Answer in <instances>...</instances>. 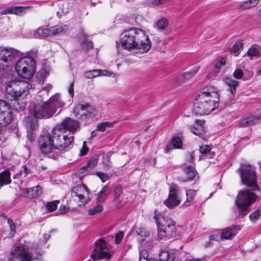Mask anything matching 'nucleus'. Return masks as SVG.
Listing matches in <instances>:
<instances>
[{
	"label": "nucleus",
	"instance_id": "nucleus-38",
	"mask_svg": "<svg viewBox=\"0 0 261 261\" xmlns=\"http://www.w3.org/2000/svg\"><path fill=\"white\" fill-rule=\"evenodd\" d=\"M155 25L158 29L164 30L168 25V20L166 18H161L156 21Z\"/></svg>",
	"mask_w": 261,
	"mask_h": 261
},
{
	"label": "nucleus",
	"instance_id": "nucleus-12",
	"mask_svg": "<svg viewBox=\"0 0 261 261\" xmlns=\"http://www.w3.org/2000/svg\"><path fill=\"white\" fill-rule=\"evenodd\" d=\"M180 201V191L179 187L174 184H171L168 197L164 201V203L168 208H173L177 206Z\"/></svg>",
	"mask_w": 261,
	"mask_h": 261
},
{
	"label": "nucleus",
	"instance_id": "nucleus-55",
	"mask_svg": "<svg viewBox=\"0 0 261 261\" xmlns=\"http://www.w3.org/2000/svg\"><path fill=\"white\" fill-rule=\"evenodd\" d=\"M100 71L101 72L99 74V75H107V76H113V75H115L114 73L110 72L109 71H108L107 70H100Z\"/></svg>",
	"mask_w": 261,
	"mask_h": 261
},
{
	"label": "nucleus",
	"instance_id": "nucleus-14",
	"mask_svg": "<svg viewBox=\"0 0 261 261\" xmlns=\"http://www.w3.org/2000/svg\"><path fill=\"white\" fill-rule=\"evenodd\" d=\"M10 105L4 100H0V127L7 126L12 120Z\"/></svg>",
	"mask_w": 261,
	"mask_h": 261
},
{
	"label": "nucleus",
	"instance_id": "nucleus-62",
	"mask_svg": "<svg viewBox=\"0 0 261 261\" xmlns=\"http://www.w3.org/2000/svg\"><path fill=\"white\" fill-rule=\"evenodd\" d=\"M187 160L191 162V163H192L193 162V155H192V154H189L188 155V158H187Z\"/></svg>",
	"mask_w": 261,
	"mask_h": 261
},
{
	"label": "nucleus",
	"instance_id": "nucleus-30",
	"mask_svg": "<svg viewBox=\"0 0 261 261\" xmlns=\"http://www.w3.org/2000/svg\"><path fill=\"white\" fill-rule=\"evenodd\" d=\"M259 2V0H249L242 2L239 5V8L242 10L248 9L255 7Z\"/></svg>",
	"mask_w": 261,
	"mask_h": 261
},
{
	"label": "nucleus",
	"instance_id": "nucleus-31",
	"mask_svg": "<svg viewBox=\"0 0 261 261\" xmlns=\"http://www.w3.org/2000/svg\"><path fill=\"white\" fill-rule=\"evenodd\" d=\"M108 186L105 185L102 189L98 193L97 196V201L99 203H102L105 201L107 197L108 194L107 191L108 189Z\"/></svg>",
	"mask_w": 261,
	"mask_h": 261
},
{
	"label": "nucleus",
	"instance_id": "nucleus-10",
	"mask_svg": "<svg viewBox=\"0 0 261 261\" xmlns=\"http://www.w3.org/2000/svg\"><path fill=\"white\" fill-rule=\"evenodd\" d=\"M112 253V246L103 239H100L95 242V248L91 257L94 261L108 259L111 257Z\"/></svg>",
	"mask_w": 261,
	"mask_h": 261
},
{
	"label": "nucleus",
	"instance_id": "nucleus-48",
	"mask_svg": "<svg viewBox=\"0 0 261 261\" xmlns=\"http://www.w3.org/2000/svg\"><path fill=\"white\" fill-rule=\"evenodd\" d=\"M123 232L122 231H120L118 233H116L115 238V243L117 244L120 243V242H121L123 238Z\"/></svg>",
	"mask_w": 261,
	"mask_h": 261
},
{
	"label": "nucleus",
	"instance_id": "nucleus-47",
	"mask_svg": "<svg viewBox=\"0 0 261 261\" xmlns=\"http://www.w3.org/2000/svg\"><path fill=\"white\" fill-rule=\"evenodd\" d=\"M96 175L101 179L102 182H106L110 178L108 174H106L101 172H97Z\"/></svg>",
	"mask_w": 261,
	"mask_h": 261
},
{
	"label": "nucleus",
	"instance_id": "nucleus-24",
	"mask_svg": "<svg viewBox=\"0 0 261 261\" xmlns=\"http://www.w3.org/2000/svg\"><path fill=\"white\" fill-rule=\"evenodd\" d=\"M171 145L175 148H181L182 147V142L180 138L178 137H173L172 140L165 148V152L167 153L173 148Z\"/></svg>",
	"mask_w": 261,
	"mask_h": 261
},
{
	"label": "nucleus",
	"instance_id": "nucleus-35",
	"mask_svg": "<svg viewBox=\"0 0 261 261\" xmlns=\"http://www.w3.org/2000/svg\"><path fill=\"white\" fill-rule=\"evenodd\" d=\"M243 47V43L241 41H237L233 45L231 49V52L234 56H237L242 50Z\"/></svg>",
	"mask_w": 261,
	"mask_h": 261
},
{
	"label": "nucleus",
	"instance_id": "nucleus-11",
	"mask_svg": "<svg viewBox=\"0 0 261 261\" xmlns=\"http://www.w3.org/2000/svg\"><path fill=\"white\" fill-rule=\"evenodd\" d=\"M73 113L78 119L88 120L95 117L98 111L94 106L88 103H79L75 107Z\"/></svg>",
	"mask_w": 261,
	"mask_h": 261
},
{
	"label": "nucleus",
	"instance_id": "nucleus-26",
	"mask_svg": "<svg viewBox=\"0 0 261 261\" xmlns=\"http://www.w3.org/2000/svg\"><path fill=\"white\" fill-rule=\"evenodd\" d=\"M49 28L51 35H57L64 34L68 30L67 27L66 25H57Z\"/></svg>",
	"mask_w": 261,
	"mask_h": 261
},
{
	"label": "nucleus",
	"instance_id": "nucleus-21",
	"mask_svg": "<svg viewBox=\"0 0 261 261\" xmlns=\"http://www.w3.org/2000/svg\"><path fill=\"white\" fill-rule=\"evenodd\" d=\"M199 68V67H195L191 71L185 73L184 75L179 76L177 79V82L180 84L189 80L197 73Z\"/></svg>",
	"mask_w": 261,
	"mask_h": 261
},
{
	"label": "nucleus",
	"instance_id": "nucleus-42",
	"mask_svg": "<svg viewBox=\"0 0 261 261\" xmlns=\"http://www.w3.org/2000/svg\"><path fill=\"white\" fill-rule=\"evenodd\" d=\"M100 72L101 71H100L99 69H95V70L89 71L85 72V76L87 78H89V79L94 78L97 76H99Z\"/></svg>",
	"mask_w": 261,
	"mask_h": 261
},
{
	"label": "nucleus",
	"instance_id": "nucleus-7",
	"mask_svg": "<svg viewBox=\"0 0 261 261\" xmlns=\"http://www.w3.org/2000/svg\"><path fill=\"white\" fill-rule=\"evenodd\" d=\"M31 87L32 85L27 81H12L6 86V91L12 97H23L29 94Z\"/></svg>",
	"mask_w": 261,
	"mask_h": 261
},
{
	"label": "nucleus",
	"instance_id": "nucleus-6",
	"mask_svg": "<svg viewBox=\"0 0 261 261\" xmlns=\"http://www.w3.org/2000/svg\"><path fill=\"white\" fill-rule=\"evenodd\" d=\"M41 255L38 248L33 246L30 251L28 243L20 242L19 244L14 246L8 261H33L38 259V256Z\"/></svg>",
	"mask_w": 261,
	"mask_h": 261
},
{
	"label": "nucleus",
	"instance_id": "nucleus-43",
	"mask_svg": "<svg viewBox=\"0 0 261 261\" xmlns=\"http://www.w3.org/2000/svg\"><path fill=\"white\" fill-rule=\"evenodd\" d=\"M59 203V201L55 200L50 202H48L46 204V208L49 211L53 212L56 210L57 205Z\"/></svg>",
	"mask_w": 261,
	"mask_h": 261
},
{
	"label": "nucleus",
	"instance_id": "nucleus-58",
	"mask_svg": "<svg viewBox=\"0 0 261 261\" xmlns=\"http://www.w3.org/2000/svg\"><path fill=\"white\" fill-rule=\"evenodd\" d=\"M186 261H206V259L205 257H203L201 258H192L188 259Z\"/></svg>",
	"mask_w": 261,
	"mask_h": 261
},
{
	"label": "nucleus",
	"instance_id": "nucleus-1",
	"mask_svg": "<svg viewBox=\"0 0 261 261\" xmlns=\"http://www.w3.org/2000/svg\"><path fill=\"white\" fill-rule=\"evenodd\" d=\"M243 185L249 188L250 190L240 191L236 200L237 207L236 213H238V217L243 218L249 210V206L254 202L258 196L252 191H259L257 184L255 168L248 163L241 164L237 170Z\"/></svg>",
	"mask_w": 261,
	"mask_h": 261
},
{
	"label": "nucleus",
	"instance_id": "nucleus-37",
	"mask_svg": "<svg viewBox=\"0 0 261 261\" xmlns=\"http://www.w3.org/2000/svg\"><path fill=\"white\" fill-rule=\"evenodd\" d=\"M115 122L104 121L98 123L97 125V130L103 132L107 127H112Z\"/></svg>",
	"mask_w": 261,
	"mask_h": 261
},
{
	"label": "nucleus",
	"instance_id": "nucleus-61",
	"mask_svg": "<svg viewBox=\"0 0 261 261\" xmlns=\"http://www.w3.org/2000/svg\"><path fill=\"white\" fill-rule=\"evenodd\" d=\"M99 130H97V128H96V129L94 130H93L91 133V138H94L95 137H96V136H97L98 135V132Z\"/></svg>",
	"mask_w": 261,
	"mask_h": 261
},
{
	"label": "nucleus",
	"instance_id": "nucleus-28",
	"mask_svg": "<svg viewBox=\"0 0 261 261\" xmlns=\"http://www.w3.org/2000/svg\"><path fill=\"white\" fill-rule=\"evenodd\" d=\"M174 254L169 253L168 251L162 250L160 252L159 258L161 261H173L174 259Z\"/></svg>",
	"mask_w": 261,
	"mask_h": 261
},
{
	"label": "nucleus",
	"instance_id": "nucleus-41",
	"mask_svg": "<svg viewBox=\"0 0 261 261\" xmlns=\"http://www.w3.org/2000/svg\"><path fill=\"white\" fill-rule=\"evenodd\" d=\"M148 256L149 253L147 249H142L140 250L139 261H158L157 260H148Z\"/></svg>",
	"mask_w": 261,
	"mask_h": 261
},
{
	"label": "nucleus",
	"instance_id": "nucleus-59",
	"mask_svg": "<svg viewBox=\"0 0 261 261\" xmlns=\"http://www.w3.org/2000/svg\"><path fill=\"white\" fill-rule=\"evenodd\" d=\"M11 7H9L7 9L1 12V14L3 15L11 14Z\"/></svg>",
	"mask_w": 261,
	"mask_h": 261
},
{
	"label": "nucleus",
	"instance_id": "nucleus-19",
	"mask_svg": "<svg viewBox=\"0 0 261 261\" xmlns=\"http://www.w3.org/2000/svg\"><path fill=\"white\" fill-rule=\"evenodd\" d=\"M261 119V116L253 115L246 117L242 119L240 122V125L242 127H246L249 125H254L258 123Z\"/></svg>",
	"mask_w": 261,
	"mask_h": 261
},
{
	"label": "nucleus",
	"instance_id": "nucleus-53",
	"mask_svg": "<svg viewBox=\"0 0 261 261\" xmlns=\"http://www.w3.org/2000/svg\"><path fill=\"white\" fill-rule=\"evenodd\" d=\"M69 211V208L67 207L66 205H62L60 206L59 209V213L60 214H63L66 213Z\"/></svg>",
	"mask_w": 261,
	"mask_h": 261
},
{
	"label": "nucleus",
	"instance_id": "nucleus-46",
	"mask_svg": "<svg viewBox=\"0 0 261 261\" xmlns=\"http://www.w3.org/2000/svg\"><path fill=\"white\" fill-rule=\"evenodd\" d=\"M225 64V60L224 58H221L219 59L216 63L215 67L216 71L218 72L219 69Z\"/></svg>",
	"mask_w": 261,
	"mask_h": 261
},
{
	"label": "nucleus",
	"instance_id": "nucleus-2",
	"mask_svg": "<svg viewBox=\"0 0 261 261\" xmlns=\"http://www.w3.org/2000/svg\"><path fill=\"white\" fill-rule=\"evenodd\" d=\"M61 127H54L50 133H44L38 138V148L41 152L54 160L59 155V151H64L72 145L73 134H66Z\"/></svg>",
	"mask_w": 261,
	"mask_h": 261
},
{
	"label": "nucleus",
	"instance_id": "nucleus-16",
	"mask_svg": "<svg viewBox=\"0 0 261 261\" xmlns=\"http://www.w3.org/2000/svg\"><path fill=\"white\" fill-rule=\"evenodd\" d=\"M56 126L61 127L60 130H63L66 134L67 130L69 131V134H73V136L74 133L79 130L80 123L77 120L67 117Z\"/></svg>",
	"mask_w": 261,
	"mask_h": 261
},
{
	"label": "nucleus",
	"instance_id": "nucleus-20",
	"mask_svg": "<svg viewBox=\"0 0 261 261\" xmlns=\"http://www.w3.org/2000/svg\"><path fill=\"white\" fill-rule=\"evenodd\" d=\"M26 196L30 198L38 197L42 194V189L40 186H36L32 188L25 189Z\"/></svg>",
	"mask_w": 261,
	"mask_h": 261
},
{
	"label": "nucleus",
	"instance_id": "nucleus-5",
	"mask_svg": "<svg viewBox=\"0 0 261 261\" xmlns=\"http://www.w3.org/2000/svg\"><path fill=\"white\" fill-rule=\"evenodd\" d=\"M219 96L215 88L207 89L201 91L196 99L193 111L196 115L208 114L218 106Z\"/></svg>",
	"mask_w": 261,
	"mask_h": 261
},
{
	"label": "nucleus",
	"instance_id": "nucleus-40",
	"mask_svg": "<svg viewBox=\"0 0 261 261\" xmlns=\"http://www.w3.org/2000/svg\"><path fill=\"white\" fill-rule=\"evenodd\" d=\"M82 48L86 51L93 48L92 42L88 41L85 36L84 37V40L82 42Z\"/></svg>",
	"mask_w": 261,
	"mask_h": 261
},
{
	"label": "nucleus",
	"instance_id": "nucleus-63",
	"mask_svg": "<svg viewBox=\"0 0 261 261\" xmlns=\"http://www.w3.org/2000/svg\"><path fill=\"white\" fill-rule=\"evenodd\" d=\"M44 240H45V243H46L47 241L50 238V235L48 234H44L43 236Z\"/></svg>",
	"mask_w": 261,
	"mask_h": 261
},
{
	"label": "nucleus",
	"instance_id": "nucleus-49",
	"mask_svg": "<svg viewBox=\"0 0 261 261\" xmlns=\"http://www.w3.org/2000/svg\"><path fill=\"white\" fill-rule=\"evenodd\" d=\"M88 150H89V148L87 146L86 142L84 141L83 142V147L80 149V155L83 156V155H86L87 154V152L88 151Z\"/></svg>",
	"mask_w": 261,
	"mask_h": 261
},
{
	"label": "nucleus",
	"instance_id": "nucleus-51",
	"mask_svg": "<svg viewBox=\"0 0 261 261\" xmlns=\"http://www.w3.org/2000/svg\"><path fill=\"white\" fill-rule=\"evenodd\" d=\"M210 147L208 145H202L200 146L199 151L202 154H206L210 151Z\"/></svg>",
	"mask_w": 261,
	"mask_h": 261
},
{
	"label": "nucleus",
	"instance_id": "nucleus-32",
	"mask_svg": "<svg viewBox=\"0 0 261 261\" xmlns=\"http://www.w3.org/2000/svg\"><path fill=\"white\" fill-rule=\"evenodd\" d=\"M196 191L192 189L186 190V201L184 203L183 205L188 206L190 204V203L192 202L195 196Z\"/></svg>",
	"mask_w": 261,
	"mask_h": 261
},
{
	"label": "nucleus",
	"instance_id": "nucleus-22",
	"mask_svg": "<svg viewBox=\"0 0 261 261\" xmlns=\"http://www.w3.org/2000/svg\"><path fill=\"white\" fill-rule=\"evenodd\" d=\"M11 182V173L9 170L7 169L0 173V189Z\"/></svg>",
	"mask_w": 261,
	"mask_h": 261
},
{
	"label": "nucleus",
	"instance_id": "nucleus-64",
	"mask_svg": "<svg viewBox=\"0 0 261 261\" xmlns=\"http://www.w3.org/2000/svg\"><path fill=\"white\" fill-rule=\"evenodd\" d=\"M258 73L259 74H261V68L259 70H258Z\"/></svg>",
	"mask_w": 261,
	"mask_h": 261
},
{
	"label": "nucleus",
	"instance_id": "nucleus-23",
	"mask_svg": "<svg viewBox=\"0 0 261 261\" xmlns=\"http://www.w3.org/2000/svg\"><path fill=\"white\" fill-rule=\"evenodd\" d=\"M222 240L223 239L231 240L236 234L234 227H228L222 230L221 231Z\"/></svg>",
	"mask_w": 261,
	"mask_h": 261
},
{
	"label": "nucleus",
	"instance_id": "nucleus-52",
	"mask_svg": "<svg viewBox=\"0 0 261 261\" xmlns=\"http://www.w3.org/2000/svg\"><path fill=\"white\" fill-rule=\"evenodd\" d=\"M73 85H74V81L71 82L68 87V92L71 97H73L74 96Z\"/></svg>",
	"mask_w": 261,
	"mask_h": 261
},
{
	"label": "nucleus",
	"instance_id": "nucleus-29",
	"mask_svg": "<svg viewBox=\"0 0 261 261\" xmlns=\"http://www.w3.org/2000/svg\"><path fill=\"white\" fill-rule=\"evenodd\" d=\"M35 35L36 37H47L51 36L50 28H39L35 32Z\"/></svg>",
	"mask_w": 261,
	"mask_h": 261
},
{
	"label": "nucleus",
	"instance_id": "nucleus-4",
	"mask_svg": "<svg viewBox=\"0 0 261 261\" xmlns=\"http://www.w3.org/2000/svg\"><path fill=\"white\" fill-rule=\"evenodd\" d=\"M65 106L59 93L51 96L47 101L35 103L31 110V114L37 119H48L55 114L59 109V112Z\"/></svg>",
	"mask_w": 261,
	"mask_h": 261
},
{
	"label": "nucleus",
	"instance_id": "nucleus-25",
	"mask_svg": "<svg viewBox=\"0 0 261 261\" xmlns=\"http://www.w3.org/2000/svg\"><path fill=\"white\" fill-rule=\"evenodd\" d=\"M98 161V157L97 156L91 157L87 162L86 165L83 167L82 170L85 173L89 174V170L96 166Z\"/></svg>",
	"mask_w": 261,
	"mask_h": 261
},
{
	"label": "nucleus",
	"instance_id": "nucleus-18",
	"mask_svg": "<svg viewBox=\"0 0 261 261\" xmlns=\"http://www.w3.org/2000/svg\"><path fill=\"white\" fill-rule=\"evenodd\" d=\"M196 124L190 127V131L193 134L201 136L204 133V121L200 120H196Z\"/></svg>",
	"mask_w": 261,
	"mask_h": 261
},
{
	"label": "nucleus",
	"instance_id": "nucleus-33",
	"mask_svg": "<svg viewBox=\"0 0 261 261\" xmlns=\"http://www.w3.org/2000/svg\"><path fill=\"white\" fill-rule=\"evenodd\" d=\"M225 82L229 87L231 94H233L236 92V87L238 86L240 82L229 78L226 79Z\"/></svg>",
	"mask_w": 261,
	"mask_h": 261
},
{
	"label": "nucleus",
	"instance_id": "nucleus-15",
	"mask_svg": "<svg viewBox=\"0 0 261 261\" xmlns=\"http://www.w3.org/2000/svg\"><path fill=\"white\" fill-rule=\"evenodd\" d=\"M15 53L12 49L0 47V70L11 65Z\"/></svg>",
	"mask_w": 261,
	"mask_h": 261
},
{
	"label": "nucleus",
	"instance_id": "nucleus-44",
	"mask_svg": "<svg viewBox=\"0 0 261 261\" xmlns=\"http://www.w3.org/2000/svg\"><path fill=\"white\" fill-rule=\"evenodd\" d=\"M103 210V207L101 205H97L96 206L88 210V214L94 215L100 213Z\"/></svg>",
	"mask_w": 261,
	"mask_h": 261
},
{
	"label": "nucleus",
	"instance_id": "nucleus-36",
	"mask_svg": "<svg viewBox=\"0 0 261 261\" xmlns=\"http://www.w3.org/2000/svg\"><path fill=\"white\" fill-rule=\"evenodd\" d=\"M30 8V6L11 7V14L21 16L25 13V9H29Z\"/></svg>",
	"mask_w": 261,
	"mask_h": 261
},
{
	"label": "nucleus",
	"instance_id": "nucleus-9",
	"mask_svg": "<svg viewBox=\"0 0 261 261\" xmlns=\"http://www.w3.org/2000/svg\"><path fill=\"white\" fill-rule=\"evenodd\" d=\"M16 70L20 76L29 79L33 76L36 70V63L31 57H24L19 60L15 65Z\"/></svg>",
	"mask_w": 261,
	"mask_h": 261
},
{
	"label": "nucleus",
	"instance_id": "nucleus-54",
	"mask_svg": "<svg viewBox=\"0 0 261 261\" xmlns=\"http://www.w3.org/2000/svg\"><path fill=\"white\" fill-rule=\"evenodd\" d=\"M170 0H153L152 2V3L153 5H163L164 4L168 2H169Z\"/></svg>",
	"mask_w": 261,
	"mask_h": 261
},
{
	"label": "nucleus",
	"instance_id": "nucleus-17",
	"mask_svg": "<svg viewBox=\"0 0 261 261\" xmlns=\"http://www.w3.org/2000/svg\"><path fill=\"white\" fill-rule=\"evenodd\" d=\"M183 169L186 175V177H180V180L182 181H187L193 180L195 177L196 171L195 168L191 165L184 164Z\"/></svg>",
	"mask_w": 261,
	"mask_h": 261
},
{
	"label": "nucleus",
	"instance_id": "nucleus-3",
	"mask_svg": "<svg viewBox=\"0 0 261 261\" xmlns=\"http://www.w3.org/2000/svg\"><path fill=\"white\" fill-rule=\"evenodd\" d=\"M120 40L124 48L134 54L146 53L151 47L148 36L143 30L136 28L124 31Z\"/></svg>",
	"mask_w": 261,
	"mask_h": 261
},
{
	"label": "nucleus",
	"instance_id": "nucleus-39",
	"mask_svg": "<svg viewBox=\"0 0 261 261\" xmlns=\"http://www.w3.org/2000/svg\"><path fill=\"white\" fill-rule=\"evenodd\" d=\"M261 215V204L258 208L249 215V219L252 222L255 221Z\"/></svg>",
	"mask_w": 261,
	"mask_h": 261
},
{
	"label": "nucleus",
	"instance_id": "nucleus-50",
	"mask_svg": "<svg viewBox=\"0 0 261 261\" xmlns=\"http://www.w3.org/2000/svg\"><path fill=\"white\" fill-rule=\"evenodd\" d=\"M233 75L236 79H240L243 75V72L240 69H236L233 73Z\"/></svg>",
	"mask_w": 261,
	"mask_h": 261
},
{
	"label": "nucleus",
	"instance_id": "nucleus-27",
	"mask_svg": "<svg viewBox=\"0 0 261 261\" xmlns=\"http://www.w3.org/2000/svg\"><path fill=\"white\" fill-rule=\"evenodd\" d=\"M14 98L15 99L12 103L13 109L18 112L23 111L27 106V103L23 101L19 97Z\"/></svg>",
	"mask_w": 261,
	"mask_h": 261
},
{
	"label": "nucleus",
	"instance_id": "nucleus-56",
	"mask_svg": "<svg viewBox=\"0 0 261 261\" xmlns=\"http://www.w3.org/2000/svg\"><path fill=\"white\" fill-rule=\"evenodd\" d=\"M8 223L10 225L11 230L14 232H15V225L14 223H13L12 220L9 218L8 219Z\"/></svg>",
	"mask_w": 261,
	"mask_h": 261
},
{
	"label": "nucleus",
	"instance_id": "nucleus-57",
	"mask_svg": "<svg viewBox=\"0 0 261 261\" xmlns=\"http://www.w3.org/2000/svg\"><path fill=\"white\" fill-rule=\"evenodd\" d=\"M107 161L106 162L103 161V164L105 165V166L107 167V170L109 169V168L111 167V162L110 161V158L108 156H106Z\"/></svg>",
	"mask_w": 261,
	"mask_h": 261
},
{
	"label": "nucleus",
	"instance_id": "nucleus-45",
	"mask_svg": "<svg viewBox=\"0 0 261 261\" xmlns=\"http://www.w3.org/2000/svg\"><path fill=\"white\" fill-rule=\"evenodd\" d=\"M221 232H216L214 234L211 235L209 238L211 240H214L217 242H219L222 240V237L221 236Z\"/></svg>",
	"mask_w": 261,
	"mask_h": 261
},
{
	"label": "nucleus",
	"instance_id": "nucleus-60",
	"mask_svg": "<svg viewBox=\"0 0 261 261\" xmlns=\"http://www.w3.org/2000/svg\"><path fill=\"white\" fill-rule=\"evenodd\" d=\"M24 172L25 173V176H26L28 174L31 173V170L29 169L26 166H23Z\"/></svg>",
	"mask_w": 261,
	"mask_h": 261
},
{
	"label": "nucleus",
	"instance_id": "nucleus-34",
	"mask_svg": "<svg viewBox=\"0 0 261 261\" xmlns=\"http://www.w3.org/2000/svg\"><path fill=\"white\" fill-rule=\"evenodd\" d=\"M247 54L251 58L259 57L261 54V48L258 46H253L248 49Z\"/></svg>",
	"mask_w": 261,
	"mask_h": 261
},
{
	"label": "nucleus",
	"instance_id": "nucleus-8",
	"mask_svg": "<svg viewBox=\"0 0 261 261\" xmlns=\"http://www.w3.org/2000/svg\"><path fill=\"white\" fill-rule=\"evenodd\" d=\"M158 226V236L161 238L170 239L175 236L176 226L174 220L167 217H163L159 221L156 216L154 217Z\"/></svg>",
	"mask_w": 261,
	"mask_h": 261
},
{
	"label": "nucleus",
	"instance_id": "nucleus-13",
	"mask_svg": "<svg viewBox=\"0 0 261 261\" xmlns=\"http://www.w3.org/2000/svg\"><path fill=\"white\" fill-rule=\"evenodd\" d=\"M88 192V189L84 185H79L72 188L71 191V198L80 206L84 205L88 201L85 194Z\"/></svg>",
	"mask_w": 261,
	"mask_h": 261
}]
</instances>
